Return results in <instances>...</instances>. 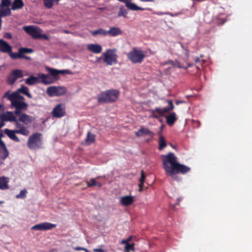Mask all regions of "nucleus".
Wrapping results in <instances>:
<instances>
[{
  "instance_id": "1",
  "label": "nucleus",
  "mask_w": 252,
  "mask_h": 252,
  "mask_svg": "<svg viewBox=\"0 0 252 252\" xmlns=\"http://www.w3.org/2000/svg\"><path fill=\"white\" fill-rule=\"evenodd\" d=\"M162 167L165 170L166 175L170 176L172 179L179 181L180 178L178 174H185L190 171V168L183 164L180 163L175 154L169 152L166 155L161 156Z\"/></svg>"
},
{
  "instance_id": "2",
  "label": "nucleus",
  "mask_w": 252,
  "mask_h": 252,
  "mask_svg": "<svg viewBox=\"0 0 252 252\" xmlns=\"http://www.w3.org/2000/svg\"><path fill=\"white\" fill-rule=\"evenodd\" d=\"M11 102V106L15 108V116L25 114L22 111H26L28 108V104L25 102V98L17 93L8 94L6 93L4 95Z\"/></svg>"
},
{
  "instance_id": "3",
  "label": "nucleus",
  "mask_w": 252,
  "mask_h": 252,
  "mask_svg": "<svg viewBox=\"0 0 252 252\" xmlns=\"http://www.w3.org/2000/svg\"><path fill=\"white\" fill-rule=\"evenodd\" d=\"M18 119L14 123V126L17 131V134H20L24 136H28L30 134V131L27 126L31 124L34 118L27 114H22L21 115L16 116Z\"/></svg>"
},
{
  "instance_id": "4",
  "label": "nucleus",
  "mask_w": 252,
  "mask_h": 252,
  "mask_svg": "<svg viewBox=\"0 0 252 252\" xmlns=\"http://www.w3.org/2000/svg\"><path fill=\"white\" fill-rule=\"evenodd\" d=\"M120 92L118 90L111 89L101 92L97 97L99 103H111L114 102L119 97Z\"/></svg>"
},
{
  "instance_id": "5",
  "label": "nucleus",
  "mask_w": 252,
  "mask_h": 252,
  "mask_svg": "<svg viewBox=\"0 0 252 252\" xmlns=\"http://www.w3.org/2000/svg\"><path fill=\"white\" fill-rule=\"evenodd\" d=\"M42 134L38 132L32 134L28 140L27 145L31 150H36L42 148Z\"/></svg>"
},
{
  "instance_id": "6",
  "label": "nucleus",
  "mask_w": 252,
  "mask_h": 252,
  "mask_svg": "<svg viewBox=\"0 0 252 252\" xmlns=\"http://www.w3.org/2000/svg\"><path fill=\"white\" fill-rule=\"evenodd\" d=\"M127 57L133 63H141L145 58V55L142 50L134 47L127 54Z\"/></svg>"
},
{
  "instance_id": "7",
  "label": "nucleus",
  "mask_w": 252,
  "mask_h": 252,
  "mask_svg": "<svg viewBox=\"0 0 252 252\" xmlns=\"http://www.w3.org/2000/svg\"><path fill=\"white\" fill-rule=\"evenodd\" d=\"M46 93L49 96H59L67 93V89L64 86H50L47 88Z\"/></svg>"
},
{
  "instance_id": "8",
  "label": "nucleus",
  "mask_w": 252,
  "mask_h": 252,
  "mask_svg": "<svg viewBox=\"0 0 252 252\" xmlns=\"http://www.w3.org/2000/svg\"><path fill=\"white\" fill-rule=\"evenodd\" d=\"M104 62L107 65H111L113 63L116 64L117 63V55L111 50H107V51L104 54Z\"/></svg>"
},
{
  "instance_id": "9",
  "label": "nucleus",
  "mask_w": 252,
  "mask_h": 252,
  "mask_svg": "<svg viewBox=\"0 0 252 252\" xmlns=\"http://www.w3.org/2000/svg\"><path fill=\"white\" fill-rule=\"evenodd\" d=\"M23 30L28 34L32 36L33 38H39L40 33L41 32V30L37 27L34 26H25Z\"/></svg>"
},
{
  "instance_id": "10",
  "label": "nucleus",
  "mask_w": 252,
  "mask_h": 252,
  "mask_svg": "<svg viewBox=\"0 0 252 252\" xmlns=\"http://www.w3.org/2000/svg\"><path fill=\"white\" fill-rule=\"evenodd\" d=\"M0 52L8 54L11 58L12 55L14 54L12 52V47L2 39H0Z\"/></svg>"
},
{
  "instance_id": "11",
  "label": "nucleus",
  "mask_w": 252,
  "mask_h": 252,
  "mask_svg": "<svg viewBox=\"0 0 252 252\" xmlns=\"http://www.w3.org/2000/svg\"><path fill=\"white\" fill-rule=\"evenodd\" d=\"M52 115L56 118H61L65 116V105L62 103L57 104L53 109Z\"/></svg>"
},
{
  "instance_id": "12",
  "label": "nucleus",
  "mask_w": 252,
  "mask_h": 252,
  "mask_svg": "<svg viewBox=\"0 0 252 252\" xmlns=\"http://www.w3.org/2000/svg\"><path fill=\"white\" fill-rule=\"evenodd\" d=\"M56 225L52 224L48 222H42L39 224H37L32 227V230H36L40 231H45L52 229L55 228Z\"/></svg>"
},
{
  "instance_id": "13",
  "label": "nucleus",
  "mask_w": 252,
  "mask_h": 252,
  "mask_svg": "<svg viewBox=\"0 0 252 252\" xmlns=\"http://www.w3.org/2000/svg\"><path fill=\"white\" fill-rule=\"evenodd\" d=\"M39 82L42 83L45 85H48L53 83L55 80L49 75L44 73L38 74Z\"/></svg>"
},
{
  "instance_id": "14",
  "label": "nucleus",
  "mask_w": 252,
  "mask_h": 252,
  "mask_svg": "<svg viewBox=\"0 0 252 252\" xmlns=\"http://www.w3.org/2000/svg\"><path fill=\"white\" fill-rule=\"evenodd\" d=\"M120 2L125 3L126 7L129 10L137 11V10H145L146 8L139 7L134 3L131 2V0H118Z\"/></svg>"
},
{
  "instance_id": "15",
  "label": "nucleus",
  "mask_w": 252,
  "mask_h": 252,
  "mask_svg": "<svg viewBox=\"0 0 252 252\" xmlns=\"http://www.w3.org/2000/svg\"><path fill=\"white\" fill-rule=\"evenodd\" d=\"M9 155V152L4 144L0 138V158L1 160L5 159Z\"/></svg>"
},
{
  "instance_id": "16",
  "label": "nucleus",
  "mask_w": 252,
  "mask_h": 252,
  "mask_svg": "<svg viewBox=\"0 0 252 252\" xmlns=\"http://www.w3.org/2000/svg\"><path fill=\"white\" fill-rule=\"evenodd\" d=\"M150 117L153 118L158 119L161 116H163L166 113L163 108L156 107L154 109L151 110Z\"/></svg>"
},
{
  "instance_id": "17",
  "label": "nucleus",
  "mask_w": 252,
  "mask_h": 252,
  "mask_svg": "<svg viewBox=\"0 0 252 252\" xmlns=\"http://www.w3.org/2000/svg\"><path fill=\"white\" fill-rule=\"evenodd\" d=\"M135 134L137 137H140L143 135H147L152 138L154 135V133L148 128L142 126L137 131L135 132Z\"/></svg>"
},
{
  "instance_id": "18",
  "label": "nucleus",
  "mask_w": 252,
  "mask_h": 252,
  "mask_svg": "<svg viewBox=\"0 0 252 252\" xmlns=\"http://www.w3.org/2000/svg\"><path fill=\"white\" fill-rule=\"evenodd\" d=\"M14 113L12 112H6L5 114L1 115V118L3 121H9L10 122H15L18 118H16Z\"/></svg>"
},
{
  "instance_id": "19",
  "label": "nucleus",
  "mask_w": 252,
  "mask_h": 252,
  "mask_svg": "<svg viewBox=\"0 0 252 252\" xmlns=\"http://www.w3.org/2000/svg\"><path fill=\"white\" fill-rule=\"evenodd\" d=\"M177 120V116L175 112H171L168 115L165 116L166 122L169 126H173Z\"/></svg>"
},
{
  "instance_id": "20",
  "label": "nucleus",
  "mask_w": 252,
  "mask_h": 252,
  "mask_svg": "<svg viewBox=\"0 0 252 252\" xmlns=\"http://www.w3.org/2000/svg\"><path fill=\"white\" fill-rule=\"evenodd\" d=\"M134 201V197L130 195L122 196L120 199V203L125 206H127L131 205Z\"/></svg>"
},
{
  "instance_id": "21",
  "label": "nucleus",
  "mask_w": 252,
  "mask_h": 252,
  "mask_svg": "<svg viewBox=\"0 0 252 252\" xmlns=\"http://www.w3.org/2000/svg\"><path fill=\"white\" fill-rule=\"evenodd\" d=\"M17 131L16 129L10 130L7 128L4 130V132L11 139L16 141L19 142V138L16 135L17 134Z\"/></svg>"
},
{
  "instance_id": "22",
  "label": "nucleus",
  "mask_w": 252,
  "mask_h": 252,
  "mask_svg": "<svg viewBox=\"0 0 252 252\" xmlns=\"http://www.w3.org/2000/svg\"><path fill=\"white\" fill-rule=\"evenodd\" d=\"M87 49L95 54H99L102 51L101 46L97 44H90L88 45Z\"/></svg>"
},
{
  "instance_id": "23",
  "label": "nucleus",
  "mask_w": 252,
  "mask_h": 252,
  "mask_svg": "<svg viewBox=\"0 0 252 252\" xmlns=\"http://www.w3.org/2000/svg\"><path fill=\"white\" fill-rule=\"evenodd\" d=\"M107 33L110 36H116L121 35L123 32L119 27H112L110 28L109 30L107 31Z\"/></svg>"
},
{
  "instance_id": "24",
  "label": "nucleus",
  "mask_w": 252,
  "mask_h": 252,
  "mask_svg": "<svg viewBox=\"0 0 252 252\" xmlns=\"http://www.w3.org/2000/svg\"><path fill=\"white\" fill-rule=\"evenodd\" d=\"M9 179L5 176L0 177V189L6 190L9 189Z\"/></svg>"
},
{
  "instance_id": "25",
  "label": "nucleus",
  "mask_w": 252,
  "mask_h": 252,
  "mask_svg": "<svg viewBox=\"0 0 252 252\" xmlns=\"http://www.w3.org/2000/svg\"><path fill=\"white\" fill-rule=\"evenodd\" d=\"M24 6L23 0H13L11 6V10H16L22 9Z\"/></svg>"
},
{
  "instance_id": "26",
  "label": "nucleus",
  "mask_w": 252,
  "mask_h": 252,
  "mask_svg": "<svg viewBox=\"0 0 252 252\" xmlns=\"http://www.w3.org/2000/svg\"><path fill=\"white\" fill-rule=\"evenodd\" d=\"M33 52V50L32 49L28 48H21L18 50V53H14V54H12L11 56V59L14 58L15 55H24V54H29Z\"/></svg>"
},
{
  "instance_id": "27",
  "label": "nucleus",
  "mask_w": 252,
  "mask_h": 252,
  "mask_svg": "<svg viewBox=\"0 0 252 252\" xmlns=\"http://www.w3.org/2000/svg\"><path fill=\"white\" fill-rule=\"evenodd\" d=\"M14 93H17L18 94H20V93H22L26 95L29 98L32 97V94L29 93L28 88L24 85H22L20 88L18 89Z\"/></svg>"
},
{
  "instance_id": "28",
  "label": "nucleus",
  "mask_w": 252,
  "mask_h": 252,
  "mask_svg": "<svg viewBox=\"0 0 252 252\" xmlns=\"http://www.w3.org/2000/svg\"><path fill=\"white\" fill-rule=\"evenodd\" d=\"M11 9L8 7L3 8V7H0V17L2 18L10 16L11 14Z\"/></svg>"
},
{
  "instance_id": "29",
  "label": "nucleus",
  "mask_w": 252,
  "mask_h": 252,
  "mask_svg": "<svg viewBox=\"0 0 252 252\" xmlns=\"http://www.w3.org/2000/svg\"><path fill=\"white\" fill-rule=\"evenodd\" d=\"M37 82H39L38 76L35 77L33 76H31L25 81V83L29 85H33Z\"/></svg>"
},
{
  "instance_id": "30",
  "label": "nucleus",
  "mask_w": 252,
  "mask_h": 252,
  "mask_svg": "<svg viewBox=\"0 0 252 252\" xmlns=\"http://www.w3.org/2000/svg\"><path fill=\"white\" fill-rule=\"evenodd\" d=\"M47 70L51 76V77L55 80V81L58 79V75L59 74V70L53 68L48 67Z\"/></svg>"
},
{
  "instance_id": "31",
  "label": "nucleus",
  "mask_w": 252,
  "mask_h": 252,
  "mask_svg": "<svg viewBox=\"0 0 252 252\" xmlns=\"http://www.w3.org/2000/svg\"><path fill=\"white\" fill-rule=\"evenodd\" d=\"M95 135L90 131L88 132L86 142L88 144L93 143L95 141Z\"/></svg>"
},
{
  "instance_id": "32",
  "label": "nucleus",
  "mask_w": 252,
  "mask_h": 252,
  "mask_svg": "<svg viewBox=\"0 0 252 252\" xmlns=\"http://www.w3.org/2000/svg\"><path fill=\"white\" fill-rule=\"evenodd\" d=\"M91 33L94 36H96L97 34H100L104 36L107 35V31L102 28H99L96 30L93 31Z\"/></svg>"
},
{
  "instance_id": "33",
  "label": "nucleus",
  "mask_w": 252,
  "mask_h": 252,
  "mask_svg": "<svg viewBox=\"0 0 252 252\" xmlns=\"http://www.w3.org/2000/svg\"><path fill=\"white\" fill-rule=\"evenodd\" d=\"M159 147L158 149L159 150H162L166 146V142L165 139L163 135H160L159 137Z\"/></svg>"
},
{
  "instance_id": "34",
  "label": "nucleus",
  "mask_w": 252,
  "mask_h": 252,
  "mask_svg": "<svg viewBox=\"0 0 252 252\" xmlns=\"http://www.w3.org/2000/svg\"><path fill=\"white\" fill-rule=\"evenodd\" d=\"M86 183L87 187H92L93 186L101 187L102 186V184L100 183L96 182L94 178L91 179L89 181H86Z\"/></svg>"
},
{
  "instance_id": "35",
  "label": "nucleus",
  "mask_w": 252,
  "mask_h": 252,
  "mask_svg": "<svg viewBox=\"0 0 252 252\" xmlns=\"http://www.w3.org/2000/svg\"><path fill=\"white\" fill-rule=\"evenodd\" d=\"M145 178H146V176H145L144 171L143 170H141V177L139 179L140 183L139 184V190L140 191H141L143 190V187L144 183L145 182Z\"/></svg>"
},
{
  "instance_id": "36",
  "label": "nucleus",
  "mask_w": 252,
  "mask_h": 252,
  "mask_svg": "<svg viewBox=\"0 0 252 252\" xmlns=\"http://www.w3.org/2000/svg\"><path fill=\"white\" fill-rule=\"evenodd\" d=\"M192 64L190 63H184L177 61L175 67L179 68L187 69Z\"/></svg>"
},
{
  "instance_id": "37",
  "label": "nucleus",
  "mask_w": 252,
  "mask_h": 252,
  "mask_svg": "<svg viewBox=\"0 0 252 252\" xmlns=\"http://www.w3.org/2000/svg\"><path fill=\"white\" fill-rule=\"evenodd\" d=\"M127 14V10L124 8V6H121L120 8L119 11L118 13V17L123 16L126 17Z\"/></svg>"
},
{
  "instance_id": "38",
  "label": "nucleus",
  "mask_w": 252,
  "mask_h": 252,
  "mask_svg": "<svg viewBox=\"0 0 252 252\" xmlns=\"http://www.w3.org/2000/svg\"><path fill=\"white\" fill-rule=\"evenodd\" d=\"M11 72L17 79L22 78L23 76V73L21 70L14 69Z\"/></svg>"
},
{
  "instance_id": "39",
  "label": "nucleus",
  "mask_w": 252,
  "mask_h": 252,
  "mask_svg": "<svg viewBox=\"0 0 252 252\" xmlns=\"http://www.w3.org/2000/svg\"><path fill=\"white\" fill-rule=\"evenodd\" d=\"M16 78L14 76L12 72L9 74L7 77V82L9 84H13L16 81Z\"/></svg>"
},
{
  "instance_id": "40",
  "label": "nucleus",
  "mask_w": 252,
  "mask_h": 252,
  "mask_svg": "<svg viewBox=\"0 0 252 252\" xmlns=\"http://www.w3.org/2000/svg\"><path fill=\"white\" fill-rule=\"evenodd\" d=\"M167 102L169 104V107L163 108V109H164V112H165L166 113L168 112H170V111H172L174 108V104H173V102H172V101L171 100H168L167 101Z\"/></svg>"
},
{
  "instance_id": "41",
  "label": "nucleus",
  "mask_w": 252,
  "mask_h": 252,
  "mask_svg": "<svg viewBox=\"0 0 252 252\" xmlns=\"http://www.w3.org/2000/svg\"><path fill=\"white\" fill-rule=\"evenodd\" d=\"M134 244H127V245H126L125 248V252H129L130 251H134Z\"/></svg>"
},
{
  "instance_id": "42",
  "label": "nucleus",
  "mask_w": 252,
  "mask_h": 252,
  "mask_svg": "<svg viewBox=\"0 0 252 252\" xmlns=\"http://www.w3.org/2000/svg\"><path fill=\"white\" fill-rule=\"evenodd\" d=\"M44 5L46 8L50 9L53 6V2L51 0H44Z\"/></svg>"
},
{
  "instance_id": "43",
  "label": "nucleus",
  "mask_w": 252,
  "mask_h": 252,
  "mask_svg": "<svg viewBox=\"0 0 252 252\" xmlns=\"http://www.w3.org/2000/svg\"><path fill=\"white\" fill-rule=\"evenodd\" d=\"M11 3L10 0H1L0 7H8Z\"/></svg>"
},
{
  "instance_id": "44",
  "label": "nucleus",
  "mask_w": 252,
  "mask_h": 252,
  "mask_svg": "<svg viewBox=\"0 0 252 252\" xmlns=\"http://www.w3.org/2000/svg\"><path fill=\"white\" fill-rule=\"evenodd\" d=\"M27 192V191L26 190H25V189L22 190L20 191L19 194L16 195V197L17 198H25L26 196Z\"/></svg>"
},
{
  "instance_id": "45",
  "label": "nucleus",
  "mask_w": 252,
  "mask_h": 252,
  "mask_svg": "<svg viewBox=\"0 0 252 252\" xmlns=\"http://www.w3.org/2000/svg\"><path fill=\"white\" fill-rule=\"evenodd\" d=\"M15 58H12V59L13 60H16V59H25L27 60H31V57H29V56H25V55H15Z\"/></svg>"
},
{
  "instance_id": "46",
  "label": "nucleus",
  "mask_w": 252,
  "mask_h": 252,
  "mask_svg": "<svg viewBox=\"0 0 252 252\" xmlns=\"http://www.w3.org/2000/svg\"><path fill=\"white\" fill-rule=\"evenodd\" d=\"M59 74H72V72L68 70V69H66V70H59Z\"/></svg>"
},
{
  "instance_id": "47",
  "label": "nucleus",
  "mask_w": 252,
  "mask_h": 252,
  "mask_svg": "<svg viewBox=\"0 0 252 252\" xmlns=\"http://www.w3.org/2000/svg\"><path fill=\"white\" fill-rule=\"evenodd\" d=\"M176 62H177V61H174L172 60H168L165 63V64H171V65H172L173 67H175Z\"/></svg>"
},
{
  "instance_id": "48",
  "label": "nucleus",
  "mask_w": 252,
  "mask_h": 252,
  "mask_svg": "<svg viewBox=\"0 0 252 252\" xmlns=\"http://www.w3.org/2000/svg\"><path fill=\"white\" fill-rule=\"evenodd\" d=\"M4 125L3 120L1 117H0V128H1ZM3 136L2 133H0V138Z\"/></svg>"
},
{
  "instance_id": "49",
  "label": "nucleus",
  "mask_w": 252,
  "mask_h": 252,
  "mask_svg": "<svg viewBox=\"0 0 252 252\" xmlns=\"http://www.w3.org/2000/svg\"><path fill=\"white\" fill-rule=\"evenodd\" d=\"M74 250L75 251L83 250V251H86V252H89L87 249H86L85 248H83V247H76L74 248Z\"/></svg>"
},
{
  "instance_id": "50",
  "label": "nucleus",
  "mask_w": 252,
  "mask_h": 252,
  "mask_svg": "<svg viewBox=\"0 0 252 252\" xmlns=\"http://www.w3.org/2000/svg\"><path fill=\"white\" fill-rule=\"evenodd\" d=\"M4 37L6 38V39H11L12 37L11 34L9 32H6L4 34Z\"/></svg>"
},
{
  "instance_id": "51",
  "label": "nucleus",
  "mask_w": 252,
  "mask_h": 252,
  "mask_svg": "<svg viewBox=\"0 0 252 252\" xmlns=\"http://www.w3.org/2000/svg\"><path fill=\"white\" fill-rule=\"evenodd\" d=\"M39 38H43L47 40H49V37L48 35L45 34H42L41 33H40Z\"/></svg>"
},
{
  "instance_id": "52",
  "label": "nucleus",
  "mask_w": 252,
  "mask_h": 252,
  "mask_svg": "<svg viewBox=\"0 0 252 252\" xmlns=\"http://www.w3.org/2000/svg\"><path fill=\"white\" fill-rule=\"evenodd\" d=\"M93 251L95 252H107L104 250L100 249V248L94 249Z\"/></svg>"
},
{
  "instance_id": "53",
  "label": "nucleus",
  "mask_w": 252,
  "mask_h": 252,
  "mask_svg": "<svg viewBox=\"0 0 252 252\" xmlns=\"http://www.w3.org/2000/svg\"><path fill=\"white\" fill-rule=\"evenodd\" d=\"M128 242H129V240L126 239V240H123L121 242V244H125L126 245H127V244H129Z\"/></svg>"
},
{
  "instance_id": "54",
  "label": "nucleus",
  "mask_w": 252,
  "mask_h": 252,
  "mask_svg": "<svg viewBox=\"0 0 252 252\" xmlns=\"http://www.w3.org/2000/svg\"><path fill=\"white\" fill-rule=\"evenodd\" d=\"M200 61V59H199V58H196V59H195V63H198Z\"/></svg>"
},
{
  "instance_id": "55",
  "label": "nucleus",
  "mask_w": 252,
  "mask_h": 252,
  "mask_svg": "<svg viewBox=\"0 0 252 252\" xmlns=\"http://www.w3.org/2000/svg\"><path fill=\"white\" fill-rule=\"evenodd\" d=\"M142 1H146V2H151L153 1V0H140Z\"/></svg>"
},
{
  "instance_id": "56",
  "label": "nucleus",
  "mask_w": 252,
  "mask_h": 252,
  "mask_svg": "<svg viewBox=\"0 0 252 252\" xmlns=\"http://www.w3.org/2000/svg\"><path fill=\"white\" fill-rule=\"evenodd\" d=\"M52 1V2L54 3V2H56L57 3V4H58V2L60 0H51Z\"/></svg>"
},
{
  "instance_id": "57",
  "label": "nucleus",
  "mask_w": 252,
  "mask_h": 252,
  "mask_svg": "<svg viewBox=\"0 0 252 252\" xmlns=\"http://www.w3.org/2000/svg\"><path fill=\"white\" fill-rule=\"evenodd\" d=\"M177 200H178V203H176V205H178V204H179V202H180V199L179 198H178V199H177Z\"/></svg>"
},
{
  "instance_id": "58",
  "label": "nucleus",
  "mask_w": 252,
  "mask_h": 252,
  "mask_svg": "<svg viewBox=\"0 0 252 252\" xmlns=\"http://www.w3.org/2000/svg\"><path fill=\"white\" fill-rule=\"evenodd\" d=\"M182 102H181V101H177V102H176V104H179L180 103H182Z\"/></svg>"
},
{
  "instance_id": "59",
  "label": "nucleus",
  "mask_w": 252,
  "mask_h": 252,
  "mask_svg": "<svg viewBox=\"0 0 252 252\" xmlns=\"http://www.w3.org/2000/svg\"><path fill=\"white\" fill-rule=\"evenodd\" d=\"M131 237H129L128 239H127V240H129V242L131 240Z\"/></svg>"
},
{
  "instance_id": "60",
  "label": "nucleus",
  "mask_w": 252,
  "mask_h": 252,
  "mask_svg": "<svg viewBox=\"0 0 252 252\" xmlns=\"http://www.w3.org/2000/svg\"><path fill=\"white\" fill-rule=\"evenodd\" d=\"M3 203V201H0V204H2Z\"/></svg>"
}]
</instances>
